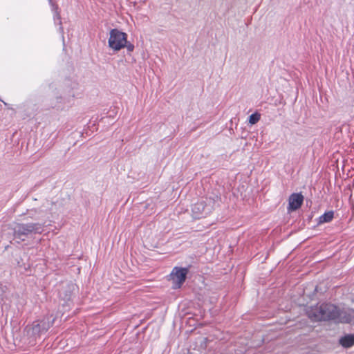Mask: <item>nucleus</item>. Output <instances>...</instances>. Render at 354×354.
Wrapping results in <instances>:
<instances>
[{
    "mask_svg": "<svg viewBox=\"0 0 354 354\" xmlns=\"http://www.w3.org/2000/svg\"><path fill=\"white\" fill-rule=\"evenodd\" d=\"M310 319L313 321L333 319L342 323L353 322L354 311H339L337 308L330 304H323L311 307L307 311Z\"/></svg>",
    "mask_w": 354,
    "mask_h": 354,
    "instance_id": "nucleus-1",
    "label": "nucleus"
},
{
    "mask_svg": "<svg viewBox=\"0 0 354 354\" xmlns=\"http://www.w3.org/2000/svg\"><path fill=\"white\" fill-rule=\"evenodd\" d=\"M334 213L329 211L322 215L319 218V223H324L330 222L333 218Z\"/></svg>",
    "mask_w": 354,
    "mask_h": 354,
    "instance_id": "nucleus-9",
    "label": "nucleus"
},
{
    "mask_svg": "<svg viewBox=\"0 0 354 354\" xmlns=\"http://www.w3.org/2000/svg\"><path fill=\"white\" fill-rule=\"evenodd\" d=\"M211 207H205L203 202L197 203L192 206V211L196 218L205 216L211 212Z\"/></svg>",
    "mask_w": 354,
    "mask_h": 354,
    "instance_id": "nucleus-6",
    "label": "nucleus"
},
{
    "mask_svg": "<svg viewBox=\"0 0 354 354\" xmlns=\"http://www.w3.org/2000/svg\"><path fill=\"white\" fill-rule=\"evenodd\" d=\"M304 196L301 194H292L288 200V210L295 211L302 205Z\"/></svg>",
    "mask_w": 354,
    "mask_h": 354,
    "instance_id": "nucleus-7",
    "label": "nucleus"
},
{
    "mask_svg": "<svg viewBox=\"0 0 354 354\" xmlns=\"http://www.w3.org/2000/svg\"><path fill=\"white\" fill-rule=\"evenodd\" d=\"M125 47L127 48V50L129 51H133V50L134 48L133 45H132L131 44H127Z\"/></svg>",
    "mask_w": 354,
    "mask_h": 354,
    "instance_id": "nucleus-12",
    "label": "nucleus"
},
{
    "mask_svg": "<svg viewBox=\"0 0 354 354\" xmlns=\"http://www.w3.org/2000/svg\"><path fill=\"white\" fill-rule=\"evenodd\" d=\"M54 9H55V16L57 17L58 19H59V12H57V7H54Z\"/></svg>",
    "mask_w": 354,
    "mask_h": 354,
    "instance_id": "nucleus-13",
    "label": "nucleus"
},
{
    "mask_svg": "<svg viewBox=\"0 0 354 354\" xmlns=\"http://www.w3.org/2000/svg\"><path fill=\"white\" fill-rule=\"evenodd\" d=\"M187 270L186 268H174L171 273V278L176 288H179L186 279Z\"/></svg>",
    "mask_w": 354,
    "mask_h": 354,
    "instance_id": "nucleus-5",
    "label": "nucleus"
},
{
    "mask_svg": "<svg viewBox=\"0 0 354 354\" xmlns=\"http://www.w3.org/2000/svg\"><path fill=\"white\" fill-rule=\"evenodd\" d=\"M340 344L346 348H348L354 345V335H348L342 337L339 340Z\"/></svg>",
    "mask_w": 354,
    "mask_h": 354,
    "instance_id": "nucleus-8",
    "label": "nucleus"
},
{
    "mask_svg": "<svg viewBox=\"0 0 354 354\" xmlns=\"http://www.w3.org/2000/svg\"><path fill=\"white\" fill-rule=\"evenodd\" d=\"M259 120H260V114H259L257 113H253L249 117V122L251 124H256L257 122L259 121Z\"/></svg>",
    "mask_w": 354,
    "mask_h": 354,
    "instance_id": "nucleus-10",
    "label": "nucleus"
},
{
    "mask_svg": "<svg viewBox=\"0 0 354 354\" xmlns=\"http://www.w3.org/2000/svg\"><path fill=\"white\" fill-rule=\"evenodd\" d=\"M42 225L39 223L17 224L14 227V236L16 239L24 241L32 233H41Z\"/></svg>",
    "mask_w": 354,
    "mask_h": 354,
    "instance_id": "nucleus-2",
    "label": "nucleus"
},
{
    "mask_svg": "<svg viewBox=\"0 0 354 354\" xmlns=\"http://www.w3.org/2000/svg\"><path fill=\"white\" fill-rule=\"evenodd\" d=\"M108 43L111 49L118 51L126 46L127 35L118 29H112L110 31Z\"/></svg>",
    "mask_w": 354,
    "mask_h": 354,
    "instance_id": "nucleus-4",
    "label": "nucleus"
},
{
    "mask_svg": "<svg viewBox=\"0 0 354 354\" xmlns=\"http://www.w3.org/2000/svg\"><path fill=\"white\" fill-rule=\"evenodd\" d=\"M75 286H74V285H71V286H69L70 294H69L68 295H65V297H64V299H70V297H71V292H72L73 290H75Z\"/></svg>",
    "mask_w": 354,
    "mask_h": 354,
    "instance_id": "nucleus-11",
    "label": "nucleus"
},
{
    "mask_svg": "<svg viewBox=\"0 0 354 354\" xmlns=\"http://www.w3.org/2000/svg\"><path fill=\"white\" fill-rule=\"evenodd\" d=\"M50 328L49 322L43 320L35 321L30 325H28L24 330L26 335L30 342L35 341L40 334L46 331Z\"/></svg>",
    "mask_w": 354,
    "mask_h": 354,
    "instance_id": "nucleus-3",
    "label": "nucleus"
}]
</instances>
